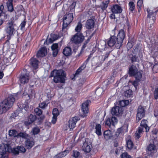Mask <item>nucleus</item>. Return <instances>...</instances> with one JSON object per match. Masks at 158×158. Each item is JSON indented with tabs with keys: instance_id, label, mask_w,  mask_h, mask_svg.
I'll return each instance as SVG.
<instances>
[{
	"instance_id": "obj_32",
	"label": "nucleus",
	"mask_w": 158,
	"mask_h": 158,
	"mask_svg": "<svg viewBox=\"0 0 158 158\" xmlns=\"http://www.w3.org/2000/svg\"><path fill=\"white\" fill-rule=\"evenodd\" d=\"M112 134L110 130L106 131L104 132V136L106 139V140L109 139L112 136Z\"/></svg>"
},
{
	"instance_id": "obj_29",
	"label": "nucleus",
	"mask_w": 158,
	"mask_h": 158,
	"mask_svg": "<svg viewBox=\"0 0 158 158\" xmlns=\"http://www.w3.org/2000/svg\"><path fill=\"white\" fill-rule=\"evenodd\" d=\"M126 145L128 149H131L133 147V143L130 139V136H128V138L126 139Z\"/></svg>"
},
{
	"instance_id": "obj_9",
	"label": "nucleus",
	"mask_w": 158,
	"mask_h": 158,
	"mask_svg": "<svg viewBox=\"0 0 158 158\" xmlns=\"http://www.w3.org/2000/svg\"><path fill=\"white\" fill-rule=\"evenodd\" d=\"M8 147L5 144L2 143L0 146V158H8V153L6 151V147Z\"/></svg>"
},
{
	"instance_id": "obj_10",
	"label": "nucleus",
	"mask_w": 158,
	"mask_h": 158,
	"mask_svg": "<svg viewBox=\"0 0 158 158\" xmlns=\"http://www.w3.org/2000/svg\"><path fill=\"white\" fill-rule=\"evenodd\" d=\"M144 115L145 111L143 107L142 106H139L137 110L136 121L137 122H139L143 117Z\"/></svg>"
},
{
	"instance_id": "obj_22",
	"label": "nucleus",
	"mask_w": 158,
	"mask_h": 158,
	"mask_svg": "<svg viewBox=\"0 0 158 158\" xmlns=\"http://www.w3.org/2000/svg\"><path fill=\"white\" fill-rule=\"evenodd\" d=\"M117 43V39L114 36H111L110 40L108 42V44L110 47H112L114 44H115V46H116V44Z\"/></svg>"
},
{
	"instance_id": "obj_34",
	"label": "nucleus",
	"mask_w": 158,
	"mask_h": 158,
	"mask_svg": "<svg viewBox=\"0 0 158 158\" xmlns=\"http://www.w3.org/2000/svg\"><path fill=\"white\" fill-rule=\"evenodd\" d=\"M85 67L86 65L85 64H83L82 65L77 69L75 73L74 76L75 77L76 76L79 74L82 70L85 68Z\"/></svg>"
},
{
	"instance_id": "obj_14",
	"label": "nucleus",
	"mask_w": 158,
	"mask_h": 158,
	"mask_svg": "<svg viewBox=\"0 0 158 158\" xmlns=\"http://www.w3.org/2000/svg\"><path fill=\"white\" fill-rule=\"evenodd\" d=\"M111 10L113 13L115 14L120 13L122 11L121 7L117 4L112 6L111 7Z\"/></svg>"
},
{
	"instance_id": "obj_16",
	"label": "nucleus",
	"mask_w": 158,
	"mask_h": 158,
	"mask_svg": "<svg viewBox=\"0 0 158 158\" xmlns=\"http://www.w3.org/2000/svg\"><path fill=\"white\" fill-rule=\"evenodd\" d=\"M92 147L90 143L85 142L83 144V149L84 152H89L92 149Z\"/></svg>"
},
{
	"instance_id": "obj_44",
	"label": "nucleus",
	"mask_w": 158,
	"mask_h": 158,
	"mask_svg": "<svg viewBox=\"0 0 158 158\" xmlns=\"http://www.w3.org/2000/svg\"><path fill=\"white\" fill-rule=\"evenodd\" d=\"M110 120L112 125L113 126L115 125L117 123L118 120L117 118L114 117H112L110 119Z\"/></svg>"
},
{
	"instance_id": "obj_43",
	"label": "nucleus",
	"mask_w": 158,
	"mask_h": 158,
	"mask_svg": "<svg viewBox=\"0 0 158 158\" xmlns=\"http://www.w3.org/2000/svg\"><path fill=\"white\" fill-rule=\"evenodd\" d=\"M132 92L131 90L129 89L128 90H127L125 93V96L127 97H131L132 95Z\"/></svg>"
},
{
	"instance_id": "obj_3",
	"label": "nucleus",
	"mask_w": 158,
	"mask_h": 158,
	"mask_svg": "<svg viewBox=\"0 0 158 158\" xmlns=\"http://www.w3.org/2000/svg\"><path fill=\"white\" fill-rule=\"evenodd\" d=\"M51 77H53V80L55 82L64 83L65 75L64 71L62 70H53L51 73Z\"/></svg>"
},
{
	"instance_id": "obj_2",
	"label": "nucleus",
	"mask_w": 158,
	"mask_h": 158,
	"mask_svg": "<svg viewBox=\"0 0 158 158\" xmlns=\"http://www.w3.org/2000/svg\"><path fill=\"white\" fill-rule=\"evenodd\" d=\"M19 93L14 95H10L7 99L0 103V114L5 113L13 106L15 99H18L17 97L19 96Z\"/></svg>"
},
{
	"instance_id": "obj_20",
	"label": "nucleus",
	"mask_w": 158,
	"mask_h": 158,
	"mask_svg": "<svg viewBox=\"0 0 158 158\" xmlns=\"http://www.w3.org/2000/svg\"><path fill=\"white\" fill-rule=\"evenodd\" d=\"M148 152L150 153H155L157 151L156 147L153 144H150L147 147Z\"/></svg>"
},
{
	"instance_id": "obj_28",
	"label": "nucleus",
	"mask_w": 158,
	"mask_h": 158,
	"mask_svg": "<svg viewBox=\"0 0 158 158\" xmlns=\"http://www.w3.org/2000/svg\"><path fill=\"white\" fill-rule=\"evenodd\" d=\"M58 45L57 44H53L51 46V48L53 51V55L54 56H56L58 53Z\"/></svg>"
},
{
	"instance_id": "obj_37",
	"label": "nucleus",
	"mask_w": 158,
	"mask_h": 158,
	"mask_svg": "<svg viewBox=\"0 0 158 158\" xmlns=\"http://www.w3.org/2000/svg\"><path fill=\"white\" fill-rule=\"evenodd\" d=\"M109 3V0L106 1L105 2H103L101 5V7L102 9L103 10H105L108 6Z\"/></svg>"
},
{
	"instance_id": "obj_15",
	"label": "nucleus",
	"mask_w": 158,
	"mask_h": 158,
	"mask_svg": "<svg viewBox=\"0 0 158 158\" xmlns=\"http://www.w3.org/2000/svg\"><path fill=\"white\" fill-rule=\"evenodd\" d=\"M5 144L8 146V147H6V149L8 153L9 152H12L15 155H17L19 154V151L18 148V147L17 148H12L8 144Z\"/></svg>"
},
{
	"instance_id": "obj_4",
	"label": "nucleus",
	"mask_w": 158,
	"mask_h": 158,
	"mask_svg": "<svg viewBox=\"0 0 158 158\" xmlns=\"http://www.w3.org/2000/svg\"><path fill=\"white\" fill-rule=\"evenodd\" d=\"M16 27V25L12 21H11L8 23L6 28V31L8 37V40H9L11 37L15 33Z\"/></svg>"
},
{
	"instance_id": "obj_41",
	"label": "nucleus",
	"mask_w": 158,
	"mask_h": 158,
	"mask_svg": "<svg viewBox=\"0 0 158 158\" xmlns=\"http://www.w3.org/2000/svg\"><path fill=\"white\" fill-rule=\"evenodd\" d=\"M55 36V35L52 34L51 35V38H48L47 39V41L48 43H52L56 40V39L54 38Z\"/></svg>"
},
{
	"instance_id": "obj_24",
	"label": "nucleus",
	"mask_w": 158,
	"mask_h": 158,
	"mask_svg": "<svg viewBox=\"0 0 158 158\" xmlns=\"http://www.w3.org/2000/svg\"><path fill=\"white\" fill-rule=\"evenodd\" d=\"M143 132V128L141 127H139L135 134L134 136L135 138L136 139H139Z\"/></svg>"
},
{
	"instance_id": "obj_8",
	"label": "nucleus",
	"mask_w": 158,
	"mask_h": 158,
	"mask_svg": "<svg viewBox=\"0 0 158 158\" xmlns=\"http://www.w3.org/2000/svg\"><path fill=\"white\" fill-rule=\"evenodd\" d=\"M84 39V36L82 34L77 33L72 37L71 40L73 42L77 44L82 42Z\"/></svg>"
},
{
	"instance_id": "obj_48",
	"label": "nucleus",
	"mask_w": 158,
	"mask_h": 158,
	"mask_svg": "<svg viewBox=\"0 0 158 158\" xmlns=\"http://www.w3.org/2000/svg\"><path fill=\"white\" fill-rule=\"evenodd\" d=\"M103 92V89L102 88H99L97 89L96 93L97 95L100 96L102 94Z\"/></svg>"
},
{
	"instance_id": "obj_59",
	"label": "nucleus",
	"mask_w": 158,
	"mask_h": 158,
	"mask_svg": "<svg viewBox=\"0 0 158 158\" xmlns=\"http://www.w3.org/2000/svg\"><path fill=\"white\" fill-rule=\"evenodd\" d=\"M153 53V56L154 58H158V50L154 52Z\"/></svg>"
},
{
	"instance_id": "obj_21",
	"label": "nucleus",
	"mask_w": 158,
	"mask_h": 158,
	"mask_svg": "<svg viewBox=\"0 0 158 158\" xmlns=\"http://www.w3.org/2000/svg\"><path fill=\"white\" fill-rule=\"evenodd\" d=\"M138 72V69L134 66H132L129 68V73L131 76H134Z\"/></svg>"
},
{
	"instance_id": "obj_26",
	"label": "nucleus",
	"mask_w": 158,
	"mask_h": 158,
	"mask_svg": "<svg viewBox=\"0 0 158 158\" xmlns=\"http://www.w3.org/2000/svg\"><path fill=\"white\" fill-rule=\"evenodd\" d=\"M147 123L148 121L147 120L144 119L141 122L140 126L139 127H142L143 128H145L146 132L148 131L149 129V127L147 126Z\"/></svg>"
},
{
	"instance_id": "obj_11",
	"label": "nucleus",
	"mask_w": 158,
	"mask_h": 158,
	"mask_svg": "<svg viewBox=\"0 0 158 158\" xmlns=\"http://www.w3.org/2000/svg\"><path fill=\"white\" fill-rule=\"evenodd\" d=\"M123 111L122 107L118 106H114L112 108L111 113L113 115L120 116L122 114Z\"/></svg>"
},
{
	"instance_id": "obj_25",
	"label": "nucleus",
	"mask_w": 158,
	"mask_h": 158,
	"mask_svg": "<svg viewBox=\"0 0 158 158\" xmlns=\"http://www.w3.org/2000/svg\"><path fill=\"white\" fill-rule=\"evenodd\" d=\"M30 64L35 69L38 67V61L35 58H32L30 60Z\"/></svg>"
},
{
	"instance_id": "obj_36",
	"label": "nucleus",
	"mask_w": 158,
	"mask_h": 158,
	"mask_svg": "<svg viewBox=\"0 0 158 158\" xmlns=\"http://www.w3.org/2000/svg\"><path fill=\"white\" fill-rule=\"evenodd\" d=\"M68 153L69 151L66 150L58 154L57 156H56V158L57 157L58 158L63 157L65 156Z\"/></svg>"
},
{
	"instance_id": "obj_17",
	"label": "nucleus",
	"mask_w": 158,
	"mask_h": 158,
	"mask_svg": "<svg viewBox=\"0 0 158 158\" xmlns=\"http://www.w3.org/2000/svg\"><path fill=\"white\" fill-rule=\"evenodd\" d=\"M47 53V50L46 48L43 47L41 48L37 53V57H43L45 56Z\"/></svg>"
},
{
	"instance_id": "obj_7",
	"label": "nucleus",
	"mask_w": 158,
	"mask_h": 158,
	"mask_svg": "<svg viewBox=\"0 0 158 158\" xmlns=\"http://www.w3.org/2000/svg\"><path fill=\"white\" fill-rule=\"evenodd\" d=\"M148 13V18L150 19V22L152 23L154 22L155 20L156 12L158 10V8L155 10L152 7H148L147 9Z\"/></svg>"
},
{
	"instance_id": "obj_35",
	"label": "nucleus",
	"mask_w": 158,
	"mask_h": 158,
	"mask_svg": "<svg viewBox=\"0 0 158 158\" xmlns=\"http://www.w3.org/2000/svg\"><path fill=\"white\" fill-rule=\"evenodd\" d=\"M36 119V116L32 114H31L29 117L27 124H29L33 122Z\"/></svg>"
},
{
	"instance_id": "obj_56",
	"label": "nucleus",
	"mask_w": 158,
	"mask_h": 158,
	"mask_svg": "<svg viewBox=\"0 0 158 158\" xmlns=\"http://www.w3.org/2000/svg\"><path fill=\"white\" fill-rule=\"evenodd\" d=\"M153 70L154 72H158V64H156L154 65Z\"/></svg>"
},
{
	"instance_id": "obj_60",
	"label": "nucleus",
	"mask_w": 158,
	"mask_h": 158,
	"mask_svg": "<svg viewBox=\"0 0 158 158\" xmlns=\"http://www.w3.org/2000/svg\"><path fill=\"white\" fill-rule=\"evenodd\" d=\"M154 115L156 117L158 116V107L155 109L154 111Z\"/></svg>"
},
{
	"instance_id": "obj_23",
	"label": "nucleus",
	"mask_w": 158,
	"mask_h": 158,
	"mask_svg": "<svg viewBox=\"0 0 158 158\" xmlns=\"http://www.w3.org/2000/svg\"><path fill=\"white\" fill-rule=\"evenodd\" d=\"M25 146L27 149L31 148L34 144V142L33 140L27 139L25 142Z\"/></svg>"
},
{
	"instance_id": "obj_12",
	"label": "nucleus",
	"mask_w": 158,
	"mask_h": 158,
	"mask_svg": "<svg viewBox=\"0 0 158 158\" xmlns=\"http://www.w3.org/2000/svg\"><path fill=\"white\" fill-rule=\"evenodd\" d=\"M88 105L89 102L87 101L83 103L82 105L81 110L84 114L82 115L83 117H86V114H87L89 112Z\"/></svg>"
},
{
	"instance_id": "obj_57",
	"label": "nucleus",
	"mask_w": 158,
	"mask_h": 158,
	"mask_svg": "<svg viewBox=\"0 0 158 158\" xmlns=\"http://www.w3.org/2000/svg\"><path fill=\"white\" fill-rule=\"evenodd\" d=\"M105 124L110 127L112 125L110 119V118L107 119L106 121Z\"/></svg>"
},
{
	"instance_id": "obj_1",
	"label": "nucleus",
	"mask_w": 158,
	"mask_h": 158,
	"mask_svg": "<svg viewBox=\"0 0 158 158\" xmlns=\"http://www.w3.org/2000/svg\"><path fill=\"white\" fill-rule=\"evenodd\" d=\"M19 93L14 95H10L7 99L0 103V114L5 113L13 106L15 99H18L17 97L19 96Z\"/></svg>"
},
{
	"instance_id": "obj_38",
	"label": "nucleus",
	"mask_w": 158,
	"mask_h": 158,
	"mask_svg": "<svg viewBox=\"0 0 158 158\" xmlns=\"http://www.w3.org/2000/svg\"><path fill=\"white\" fill-rule=\"evenodd\" d=\"M7 6L9 11L12 12L13 10L12 5V2H7L6 3Z\"/></svg>"
},
{
	"instance_id": "obj_42",
	"label": "nucleus",
	"mask_w": 158,
	"mask_h": 158,
	"mask_svg": "<svg viewBox=\"0 0 158 158\" xmlns=\"http://www.w3.org/2000/svg\"><path fill=\"white\" fill-rule=\"evenodd\" d=\"M28 136V135L25 132H20L18 133V137H22L23 138H26Z\"/></svg>"
},
{
	"instance_id": "obj_45",
	"label": "nucleus",
	"mask_w": 158,
	"mask_h": 158,
	"mask_svg": "<svg viewBox=\"0 0 158 158\" xmlns=\"http://www.w3.org/2000/svg\"><path fill=\"white\" fill-rule=\"evenodd\" d=\"M129 6L130 10L133 11L135 9V4L132 2H129Z\"/></svg>"
},
{
	"instance_id": "obj_64",
	"label": "nucleus",
	"mask_w": 158,
	"mask_h": 158,
	"mask_svg": "<svg viewBox=\"0 0 158 158\" xmlns=\"http://www.w3.org/2000/svg\"><path fill=\"white\" fill-rule=\"evenodd\" d=\"M31 95L30 94H29V95L28 94V97L29 98H32V97L34 96H35V92L34 90L31 91Z\"/></svg>"
},
{
	"instance_id": "obj_33",
	"label": "nucleus",
	"mask_w": 158,
	"mask_h": 158,
	"mask_svg": "<svg viewBox=\"0 0 158 158\" xmlns=\"http://www.w3.org/2000/svg\"><path fill=\"white\" fill-rule=\"evenodd\" d=\"M9 135L10 136L12 137H16L18 136V133L15 130H10L9 131Z\"/></svg>"
},
{
	"instance_id": "obj_5",
	"label": "nucleus",
	"mask_w": 158,
	"mask_h": 158,
	"mask_svg": "<svg viewBox=\"0 0 158 158\" xmlns=\"http://www.w3.org/2000/svg\"><path fill=\"white\" fill-rule=\"evenodd\" d=\"M73 19V13L70 12L66 13L63 19V28H65L72 22Z\"/></svg>"
},
{
	"instance_id": "obj_55",
	"label": "nucleus",
	"mask_w": 158,
	"mask_h": 158,
	"mask_svg": "<svg viewBox=\"0 0 158 158\" xmlns=\"http://www.w3.org/2000/svg\"><path fill=\"white\" fill-rule=\"evenodd\" d=\"M63 129L65 131H71L72 129H70V127L69 126V124L68 125H65L64 126Z\"/></svg>"
},
{
	"instance_id": "obj_30",
	"label": "nucleus",
	"mask_w": 158,
	"mask_h": 158,
	"mask_svg": "<svg viewBox=\"0 0 158 158\" xmlns=\"http://www.w3.org/2000/svg\"><path fill=\"white\" fill-rule=\"evenodd\" d=\"M95 133L98 135H100L102 134L101 127V125L99 124H97L95 126Z\"/></svg>"
},
{
	"instance_id": "obj_13",
	"label": "nucleus",
	"mask_w": 158,
	"mask_h": 158,
	"mask_svg": "<svg viewBox=\"0 0 158 158\" xmlns=\"http://www.w3.org/2000/svg\"><path fill=\"white\" fill-rule=\"evenodd\" d=\"M79 118L77 117H75L70 119L69 121V125L70 127V129H73L76 126V123Z\"/></svg>"
},
{
	"instance_id": "obj_62",
	"label": "nucleus",
	"mask_w": 158,
	"mask_h": 158,
	"mask_svg": "<svg viewBox=\"0 0 158 158\" xmlns=\"http://www.w3.org/2000/svg\"><path fill=\"white\" fill-rule=\"evenodd\" d=\"M23 107L24 110H27L28 109L29 106L28 103L24 104L23 105Z\"/></svg>"
},
{
	"instance_id": "obj_63",
	"label": "nucleus",
	"mask_w": 158,
	"mask_h": 158,
	"mask_svg": "<svg viewBox=\"0 0 158 158\" xmlns=\"http://www.w3.org/2000/svg\"><path fill=\"white\" fill-rule=\"evenodd\" d=\"M57 117L53 116L52 120V123L53 124H54L56 123L57 120Z\"/></svg>"
},
{
	"instance_id": "obj_49",
	"label": "nucleus",
	"mask_w": 158,
	"mask_h": 158,
	"mask_svg": "<svg viewBox=\"0 0 158 158\" xmlns=\"http://www.w3.org/2000/svg\"><path fill=\"white\" fill-rule=\"evenodd\" d=\"M52 114L53 116L57 117L59 114V113L58 109L56 108L54 109L52 111Z\"/></svg>"
},
{
	"instance_id": "obj_19",
	"label": "nucleus",
	"mask_w": 158,
	"mask_h": 158,
	"mask_svg": "<svg viewBox=\"0 0 158 158\" xmlns=\"http://www.w3.org/2000/svg\"><path fill=\"white\" fill-rule=\"evenodd\" d=\"M94 26V20L92 19L88 20L86 23L85 27L88 29H90L93 28Z\"/></svg>"
},
{
	"instance_id": "obj_53",
	"label": "nucleus",
	"mask_w": 158,
	"mask_h": 158,
	"mask_svg": "<svg viewBox=\"0 0 158 158\" xmlns=\"http://www.w3.org/2000/svg\"><path fill=\"white\" fill-rule=\"evenodd\" d=\"M47 104L45 102H43L39 104V106L41 108H44L47 106Z\"/></svg>"
},
{
	"instance_id": "obj_39",
	"label": "nucleus",
	"mask_w": 158,
	"mask_h": 158,
	"mask_svg": "<svg viewBox=\"0 0 158 158\" xmlns=\"http://www.w3.org/2000/svg\"><path fill=\"white\" fill-rule=\"evenodd\" d=\"M129 103V101L128 100H123L119 102V104L122 107H124L128 105Z\"/></svg>"
},
{
	"instance_id": "obj_18",
	"label": "nucleus",
	"mask_w": 158,
	"mask_h": 158,
	"mask_svg": "<svg viewBox=\"0 0 158 158\" xmlns=\"http://www.w3.org/2000/svg\"><path fill=\"white\" fill-rule=\"evenodd\" d=\"M29 79V76L27 74H22L20 78V81L22 84H24L28 82Z\"/></svg>"
},
{
	"instance_id": "obj_61",
	"label": "nucleus",
	"mask_w": 158,
	"mask_h": 158,
	"mask_svg": "<svg viewBox=\"0 0 158 158\" xmlns=\"http://www.w3.org/2000/svg\"><path fill=\"white\" fill-rule=\"evenodd\" d=\"M139 81H137V80H135L133 83V85H134V86H135V88L136 89H137V87L138 85V82Z\"/></svg>"
},
{
	"instance_id": "obj_54",
	"label": "nucleus",
	"mask_w": 158,
	"mask_h": 158,
	"mask_svg": "<svg viewBox=\"0 0 158 158\" xmlns=\"http://www.w3.org/2000/svg\"><path fill=\"white\" fill-rule=\"evenodd\" d=\"M79 155V152L76 151H73V154L72 155V156L75 158H77Z\"/></svg>"
},
{
	"instance_id": "obj_51",
	"label": "nucleus",
	"mask_w": 158,
	"mask_h": 158,
	"mask_svg": "<svg viewBox=\"0 0 158 158\" xmlns=\"http://www.w3.org/2000/svg\"><path fill=\"white\" fill-rule=\"evenodd\" d=\"M35 113L38 115H40L42 113V111L39 108H36L34 110Z\"/></svg>"
},
{
	"instance_id": "obj_27",
	"label": "nucleus",
	"mask_w": 158,
	"mask_h": 158,
	"mask_svg": "<svg viewBox=\"0 0 158 158\" xmlns=\"http://www.w3.org/2000/svg\"><path fill=\"white\" fill-rule=\"evenodd\" d=\"M72 50L71 48L69 47H65L63 49V53L66 56H69L71 54Z\"/></svg>"
},
{
	"instance_id": "obj_47",
	"label": "nucleus",
	"mask_w": 158,
	"mask_h": 158,
	"mask_svg": "<svg viewBox=\"0 0 158 158\" xmlns=\"http://www.w3.org/2000/svg\"><path fill=\"white\" fill-rule=\"evenodd\" d=\"M154 98L158 101V87L155 89L154 93Z\"/></svg>"
},
{
	"instance_id": "obj_46",
	"label": "nucleus",
	"mask_w": 158,
	"mask_h": 158,
	"mask_svg": "<svg viewBox=\"0 0 158 158\" xmlns=\"http://www.w3.org/2000/svg\"><path fill=\"white\" fill-rule=\"evenodd\" d=\"M40 131V129L39 128L37 127H35L33 128L32 130V133L33 135H36L39 133Z\"/></svg>"
},
{
	"instance_id": "obj_52",
	"label": "nucleus",
	"mask_w": 158,
	"mask_h": 158,
	"mask_svg": "<svg viewBox=\"0 0 158 158\" xmlns=\"http://www.w3.org/2000/svg\"><path fill=\"white\" fill-rule=\"evenodd\" d=\"M121 158H131V156L127 152H124L121 155Z\"/></svg>"
},
{
	"instance_id": "obj_50",
	"label": "nucleus",
	"mask_w": 158,
	"mask_h": 158,
	"mask_svg": "<svg viewBox=\"0 0 158 158\" xmlns=\"http://www.w3.org/2000/svg\"><path fill=\"white\" fill-rule=\"evenodd\" d=\"M18 148L19 152L24 153L26 152V149L25 148L22 146H20L18 147Z\"/></svg>"
},
{
	"instance_id": "obj_40",
	"label": "nucleus",
	"mask_w": 158,
	"mask_h": 158,
	"mask_svg": "<svg viewBox=\"0 0 158 158\" xmlns=\"http://www.w3.org/2000/svg\"><path fill=\"white\" fill-rule=\"evenodd\" d=\"M82 28V24L80 22L78 23L77 24L75 28L76 31L77 32H80Z\"/></svg>"
},
{
	"instance_id": "obj_6",
	"label": "nucleus",
	"mask_w": 158,
	"mask_h": 158,
	"mask_svg": "<svg viewBox=\"0 0 158 158\" xmlns=\"http://www.w3.org/2000/svg\"><path fill=\"white\" fill-rule=\"evenodd\" d=\"M125 37V35L124 30L123 29L120 30L116 38L117 43L116 44V47L117 48H119L122 46L123 40Z\"/></svg>"
},
{
	"instance_id": "obj_58",
	"label": "nucleus",
	"mask_w": 158,
	"mask_h": 158,
	"mask_svg": "<svg viewBox=\"0 0 158 158\" xmlns=\"http://www.w3.org/2000/svg\"><path fill=\"white\" fill-rule=\"evenodd\" d=\"M143 4V0H138L137 5L139 7H141Z\"/></svg>"
},
{
	"instance_id": "obj_31",
	"label": "nucleus",
	"mask_w": 158,
	"mask_h": 158,
	"mask_svg": "<svg viewBox=\"0 0 158 158\" xmlns=\"http://www.w3.org/2000/svg\"><path fill=\"white\" fill-rule=\"evenodd\" d=\"M134 76L136 80H137L138 81H140L142 80L143 78L142 77V74L141 72H138L135 73Z\"/></svg>"
}]
</instances>
